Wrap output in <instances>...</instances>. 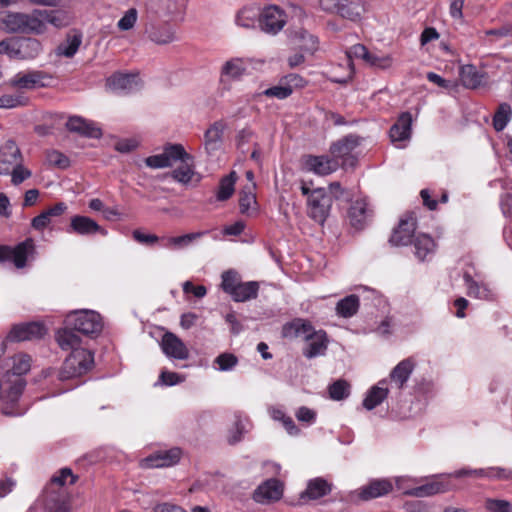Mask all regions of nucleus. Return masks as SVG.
<instances>
[{"instance_id":"nucleus-16","label":"nucleus","mask_w":512,"mask_h":512,"mask_svg":"<svg viewBox=\"0 0 512 512\" xmlns=\"http://www.w3.org/2000/svg\"><path fill=\"white\" fill-rule=\"evenodd\" d=\"M46 334V328L39 322H29L15 325L8 338L12 341H30L40 339Z\"/></svg>"},{"instance_id":"nucleus-64","label":"nucleus","mask_w":512,"mask_h":512,"mask_svg":"<svg viewBox=\"0 0 512 512\" xmlns=\"http://www.w3.org/2000/svg\"><path fill=\"white\" fill-rule=\"evenodd\" d=\"M365 62L370 66L385 69L391 66L392 58L388 55L377 56L369 52V57L366 58Z\"/></svg>"},{"instance_id":"nucleus-15","label":"nucleus","mask_w":512,"mask_h":512,"mask_svg":"<svg viewBox=\"0 0 512 512\" xmlns=\"http://www.w3.org/2000/svg\"><path fill=\"white\" fill-rule=\"evenodd\" d=\"M305 341L307 345L303 349V355L307 359H313L326 353L329 341L327 333L324 330H315L314 327H312Z\"/></svg>"},{"instance_id":"nucleus-27","label":"nucleus","mask_w":512,"mask_h":512,"mask_svg":"<svg viewBox=\"0 0 512 512\" xmlns=\"http://www.w3.org/2000/svg\"><path fill=\"white\" fill-rule=\"evenodd\" d=\"M146 32L148 38L157 45H167L176 40L175 29L169 23L152 24Z\"/></svg>"},{"instance_id":"nucleus-63","label":"nucleus","mask_w":512,"mask_h":512,"mask_svg":"<svg viewBox=\"0 0 512 512\" xmlns=\"http://www.w3.org/2000/svg\"><path fill=\"white\" fill-rule=\"evenodd\" d=\"M316 412L306 406L299 407L295 412L298 421L311 425L316 421Z\"/></svg>"},{"instance_id":"nucleus-20","label":"nucleus","mask_w":512,"mask_h":512,"mask_svg":"<svg viewBox=\"0 0 512 512\" xmlns=\"http://www.w3.org/2000/svg\"><path fill=\"white\" fill-rule=\"evenodd\" d=\"M22 162V156L16 143L7 141L0 149V174L7 175L12 167Z\"/></svg>"},{"instance_id":"nucleus-13","label":"nucleus","mask_w":512,"mask_h":512,"mask_svg":"<svg viewBox=\"0 0 512 512\" xmlns=\"http://www.w3.org/2000/svg\"><path fill=\"white\" fill-rule=\"evenodd\" d=\"M393 490V483L389 479H375L370 481L367 485L351 492L350 496L353 500L358 498L363 501H368L374 498L387 495Z\"/></svg>"},{"instance_id":"nucleus-39","label":"nucleus","mask_w":512,"mask_h":512,"mask_svg":"<svg viewBox=\"0 0 512 512\" xmlns=\"http://www.w3.org/2000/svg\"><path fill=\"white\" fill-rule=\"evenodd\" d=\"M260 10L258 7H244L236 15V24L243 28H255L259 23Z\"/></svg>"},{"instance_id":"nucleus-40","label":"nucleus","mask_w":512,"mask_h":512,"mask_svg":"<svg viewBox=\"0 0 512 512\" xmlns=\"http://www.w3.org/2000/svg\"><path fill=\"white\" fill-rule=\"evenodd\" d=\"M463 279L467 288V294L470 297L485 300L492 298V293L490 289L485 284L473 280L470 274L465 273L463 275Z\"/></svg>"},{"instance_id":"nucleus-24","label":"nucleus","mask_w":512,"mask_h":512,"mask_svg":"<svg viewBox=\"0 0 512 512\" xmlns=\"http://www.w3.org/2000/svg\"><path fill=\"white\" fill-rule=\"evenodd\" d=\"M331 490L332 484L322 477H316L308 481L306 489L300 494V500H317L328 495Z\"/></svg>"},{"instance_id":"nucleus-10","label":"nucleus","mask_w":512,"mask_h":512,"mask_svg":"<svg viewBox=\"0 0 512 512\" xmlns=\"http://www.w3.org/2000/svg\"><path fill=\"white\" fill-rule=\"evenodd\" d=\"M302 170L318 176H326L337 171L340 164L330 155H305L301 160Z\"/></svg>"},{"instance_id":"nucleus-54","label":"nucleus","mask_w":512,"mask_h":512,"mask_svg":"<svg viewBox=\"0 0 512 512\" xmlns=\"http://www.w3.org/2000/svg\"><path fill=\"white\" fill-rule=\"evenodd\" d=\"M28 102V98L22 95H1L0 96V108L12 109L16 107L25 106Z\"/></svg>"},{"instance_id":"nucleus-22","label":"nucleus","mask_w":512,"mask_h":512,"mask_svg":"<svg viewBox=\"0 0 512 512\" xmlns=\"http://www.w3.org/2000/svg\"><path fill=\"white\" fill-rule=\"evenodd\" d=\"M411 126H412V115L409 112L402 113L395 124L390 128V138L391 141L398 148H402L403 146L400 144L403 141H406L411 136Z\"/></svg>"},{"instance_id":"nucleus-1","label":"nucleus","mask_w":512,"mask_h":512,"mask_svg":"<svg viewBox=\"0 0 512 512\" xmlns=\"http://www.w3.org/2000/svg\"><path fill=\"white\" fill-rule=\"evenodd\" d=\"M56 341L63 350H71L65 359L58 378L61 381L70 380L87 373L94 364L92 352L82 346L81 338L73 331L63 328L56 333Z\"/></svg>"},{"instance_id":"nucleus-49","label":"nucleus","mask_w":512,"mask_h":512,"mask_svg":"<svg viewBox=\"0 0 512 512\" xmlns=\"http://www.w3.org/2000/svg\"><path fill=\"white\" fill-rule=\"evenodd\" d=\"M245 72L246 65L240 58H234L227 61L222 68V74L232 79L240 78Z\"/></svg>"},{"instance_id":"nucleus-18","label":"nucleus","mask_w":512,"mask_h":512,"mask_svg":"<svg viewBox=\"0 0 512 512\" xmlns=\"http://www.w3.org/2000/svg\"><path fill=\"white\" fill-rule=\"evenodd\" d=\"M67 232L75 233L81 236H90L96 233H100L102 235L107 234V231L98 225L97 222L87 216L82 215H75L71 218Z\"/></svg>"},{"instance_id":"nucleus-12","label":"nucleus","mask_w":512,"mask_h":512,"mask_svg":"<svg viewBox=\"0 0 512 512\" xmlns=\"http://www.w3.org/2000/svg\"><path fill=\"white\" fill-rule=\"evenodd\" d=\"M35 252L34 240L27 238L14 248L0 247V261L11 259L17 268H23Z\"/></svg>"},{"instance_id":"nucleus-61","label":"nucleus","mask_w":512,"mask_h":512,"mask_svg":"<svg viewBox=\"0 0 512 512\" xmlns=\"http://www.w3.org/2000/svg\"><path fill=\"white\" fill-rule=\"evenodd\" d=\"M237 362V357L230 353L220 354L215 359V363L218 364L220 371H229L233 369L236 366Z\"/></svg>"},{"instance_id":"nucleus-11","label":"nucleus","mask_w":512,"mask_h":512,"mask_svg":"<svg viewBox=\"0 0 512 512\" xmlns=\"http://www.w3.org/2000/svg\"><path fill=\"white\" fill-rule=\"evenodd\" d=\"M286 21L285 12L276 5H270L260 13L259 26L265 33L275 35L283 29Z\"/></svg>"},{"instance_id":"nucleus-44","label":"nucleus","mask_w":512,"mask_h":512,"mask_svg":"<svg viewBox=\"0 0 512 512\" xmlns=\"http://www.w3.org/2000/svg\"><path fill=\"white\" fill-rule=\"evenodd\" d=\"M472 477L508 480L512 479V470L501 467L472 469Z\"/></svg>"},{"instance_id":"nucleus-58","label":"nucleus","mask_w":512,"mask_h":512,"mask_svg":"<svg viewBox=\"0 0 512 512\" xmlns=\"http://www.w3.org/2000/svg\"><path fill=\"white\" fill-rule=\"evenodd\" d=\"M46 159L50 165L61 169H65L70 165L69 158L57 150L48 151Z\"/></svg>"},{"instance_id":"nucleus-53","label":"nucleus","mask_w":512,"mask_h":512,"mask_svg":"<svg viewBox=\"0 0 512 512\" xmlns=\"http://www.w3.org/2000/svg\"><path fill=\"white\" fill-rule=\"evenodd\" d=\"M138 19L136 8H129L117 22V28L120 31H129L134 28Z\"/></svg>"},{"instance_id":"nucleus-45","label":"nucleus","mask_w":512,"mask_h":512,"mask_svg":"<svg viewBox=\"0 0 512 512\" xmlns=\"http://www.w3.org/2000/svg\"><path fill=\"white\" fill-rule=\"evenodd\" d=\"M236 180L237 175L235 171H232L229 175L223 177L220 180L219 187L216 193L217 200L225 201L233 195Z\"/></svg>"},{"instance_id":"nucleus-17","label":"nucleus","mask_w":512,"mask_h":512,"mask_svg":"<svg viewBox=\"0 0 512 512\" xmlns=\"http://www.w3.org/2000/svg\"><path fill=\"white\" fill-rule=\"evenodd\" d=\"M163 353L169 357L178 360H185L189 357V350L183 341L171 332H166L161 340Z\"/></svg>"},{"instance_id":"nucleus-14","label":"nucleus","mask_w":512,"mask_h":512,"mask_svg":"<svg viewBox=\"0 0 512 512\" xmlns=\"http://www.w3.org/2000/svg\"><path fill=\"white\" fill-rule=\"evenodd\" d=\"M181 457L179 448H172L165 451H158L141 460L143 468H162L177 464Z\"/></svg>"},{"instance_id":"nucleus-29","label":"nucleus","mask_w":512,"mask_h":512,"mask_svg":"<svg viewBox=\"0 0 512 512\" xmlns=\"http://www.w3.org/2000/svg\"><path fill=\"white\" fill-rule=\"evenodd\" d=\"M282 494L281 483L276 479H269L256 489L254 499L257 502L265 503L280 499Z\"/></svg>"},{"instance_id":"nucleus-52","label":"nucleus","mask_w":512,"mask_h":512,"mask_svg":"<svg viewBox=\"0 0 512 512\" xmlns=\"http://www.w3.org/2000/svg\"><path fill=\"white\" fill-rule=\"evenodd\" d=\"M221 288L222 290L231 295L237 286L242 282L239 274L234 270H228L221 275Z\"/></svg>"},{"instance_id":"nucleus-2","label":"nucleus","mask_w":512,"mask_h":512,"mask_svg":"<svg viewBox=\"0 0 512 512\" xmlns=\"http://www.w3.org/2000/svg\"><path fill=\"white\" fill-rule=\"evenodd\" d=\"M312 183L301 181L300 190L307 197V214L319 224H323L328 218L332 204L333 196L325 188H311Z\"/></svg>"},{"instance_id":"nucleus-31","label":"nucleus","mask_w":512,"mask_h":512,"mask_svg":"<svg viewBox=\"0 0 512 512\" xmlns=\"http://www.w3.org/2000/svg\"><path fill=\"white\" fill-rule=\"evenodd\" d=\"M225 125L222 122L213 123L204 134V149L208 155L219 150L222 145V137Z\"/></svg>"},{"instance_id":"nucleus-26","label":"nucleus","mask_w":512,"mask_h":512,"mask_svg":"<svg viewBox=\"0 0 512 512\" xmlns=\"http://www.w3.org/2000/svg\"><path fill=\"white\" fill-rule=\"evenodd\" d=\"M171 177L182 185H188L193 181L199 183L201 175L195 170L194 157L191 155L189 160L181 161V165L171 172Z\"/></svg>"},{"instance_id":"nucleus-59","label":"nucleus","mask_w":512,"mask_h":512,"mask_svg":"<svg viewBox=\"0 0 512 512\" xmlns=\"http://www.w3.org/2000/svg\"><path fill=\"white\" fill-rule=\"evenodd\" d=\"M45 512H68V507L58 495H51L45 501Z\"/></svg>"},{"instance_id":"nucleus-37","label":"nucleus","mask_w":512,"mask_h":512,"mask_svg":"<svg viewBox=\"0 0 512 512\" xmlns=\"http://www.w3.org/2000/svg\"><path fill=\"white\" fill-rule=\"evenodd\" d=\"M206 232L189 233L177 237H162L161 246L167 249L179 250L189 246L193 241L201 238Z\"/></svg>"},{"instance_id":"nucleus-55","label":"nucleus","mask_w":512,"mask_h":512,"mask_svg":"<svg viewBox=\"0 0 512 512\" xmlns=\"http://www.w3.org/2000/svg\"><path fill=\"white\" fill-rule=\"evenodd\" d=\"M0 54L18 60V38H8L0 41Z\"/></svg>"},{"instance_id":"nucleus-60","label":"nucleus","mask_w":512,"mask_h":512,"mask_svg":"<svg viewBox=\"0 0 512 512\" xmlns=\"http://www.w3.org/2000/svg\"><path fill=\"white\" fill-rule=\"evenodd\" d=\"M9 174H11V182L14 185L21 184L24 180L30 178L32 175L31 171L22 166L21 163H18L12 167Z\"/></svg>"},{"instance_id":"nucleus-34","label":"nucleus","mask_w":512,"mask_h":512,"mask_svg":"<svg viewBox=\"0 0 512 512\" xmlns=\"http://www.w3.org/2000/svg\"><path fill=\"white\" fill-rule=\"evenodd\" d=\"M43 50L42 43L36 38H18V60H33Z\"/></svg>"},{"instance_id":"nucleus-56","label":"nucleus","mask_w":512,"mask_h":512,"mask_svg":"<svg viewBox=\"0 0 512 512\" xmlns=\"http://www.w3.org/2000/svg\"><path fill=\"white\" fill-rule=\"evenodd\" d=\"M396 488L402 491L403 494L408 495V491L413 490L417 484L422 482V478H414L410 476H399L394 479Z\"/></svg>"},{"instance_id":"nucleus-46","label":"nucleus","mask_w":512,"mask_h":512,"mask_svg":"<svg viewBox=\"0 0 512 512\" xmlns=\"http://www.w3.org/2000/svg\"><path fill=\"white\" fill-rule=\"evenodd\" d=\"M295 41L301 50L309 53H313L318 48V39L316 36L310 34L306 30H299L295 32Z\"/></svg>"},{"instance_id":"nucleus-35","label":"nucleus","mask_w":512,"mask_h":512,"mask_svg":"<svg viewBox=\"0 0 512 512\" xmlns=\"http://www.w3.org/2000/svg\"><path fill=\"white\" fill-rule=\"evenodd\" d=\"M460 80L464 87L476 89L483 85L485 74L474 65H464L460 69Z\"/></svg>"},{"instance_id":"nucleus-25","label":"nucleus","mask_w":512,"mask_h":512,"mask_svg":"<svg viewBox=\"0 0 512 512\" xmlns=\"http://www.w3.org/2000/svg\"><path fill=\"white\" fill-rule=\"evenodd\" d=\"M415 232V220L412 217L401 219L398 227L393 231L390 242L395 246H406L412 243Z\"/></svg>"},{"instance_id":"nucleus-33","label":"nucleus","mask_w":512,"mask_h":512,"mask_svg":"<svg viewBox=\"0 0 512 512\" xmlns=\"http://www.w3.org/2000/svg\"><path fill=\"white\" fill-rule=\"evenodd\" d=\"M415 251V257L419 261L429 259L435 252L436 244L428 234H417L412 241Z\"/></svg>"},{"instance_id":"nucleus-57","label":"nucleus","mask_w":512,"mask_h":512,"mask_svg":"<svg viewBox=\"0 0 512 512\" xmlns=\"http://www.w3.org/2000/svg\"><path fill=\"white\" fill-rule=\"evenodd\" d=\"M484 506L487 512H512V506L507 500L487 498Z\"/></svg>"},{"instance_id":"nucleus-32","label":"nucleus","mask_w":512,"mask_h":512,"mask_svg":"<svg viewBox=\"0 0 512 512\" xmlns=\"http://www.w3.org/2000/svg\"><path fill=\"white\" fill-rule=\"evenodd\" d=\"M312 327L313 325L310 321L302 318H296L283 325L282 335L289 339L302 337L305 340L311 332Z\"/></svg>"},{"instance_id":"nucleus-41","label":"nucleus","mask_w":512,"mask_h":512,"mask_svg":"<svg viewBox=\"0 0 512 512\" xmlns=\"http://www.w3.org/2000/svg\"><path fill=\"white\" fill-rule=\"evenodd\" d=\"M363 12L364 6L361 0H344L337 14L342 18L357 21L361 18Z\"/></svg>"},{"instance_id":"nucleus-5","label":"nucleus","mask_w":512,"mask_h":512,"mask_svg":"<svg viewBox=\"0 0 512 512\" xmlns=\"http://www.w3.org/2000/svg\"><path fill=\"white\" fill-rule=\"evenodd\" d=\"M13 365L11 375L8 373V382L10 383L7 391V399L10 402H16L22 394L26 385L22 375L29 372L31 368V357L27 354H17L12 358Z\"/></svg>"},{"instance_id":"nucleus-43","label":"nucleus","mask_w":512,"mask_h":512,"mask_svg":"<svg viewBox=\"0 0 512 512\" xmlns=\"http://www.w3.org/2000/svg\"><path fill=\"white\" fill-rule=\"evenodd\" d=\"M359 309V298L352 294L341 299L336 305L337 315L343 318L354 316Z\"/></svg>"},{"instance_id":"nucleus-7","label":"nucleus","mask_w":512,"mask_h":512,"mask_svg":"<svg viewBox=\"0 0 512 512\" xmlns=\"http://www.w3.org/2000/svg\"><path fill=\"white\" fill-rule=\"evenodd\" d=\"M51 78L49 74L40 70L20 71L7 81V85L17 90H32L46 87L45 81Z\"/></svg>"},{"instance_id":"nucleus-19","label":"nucleus","mask_w":512,"mask_h":512,"mask_svg":"<svg viewBox=\"0 0 512 512\" xmlns=\"http://www.w3.org/2000/svg\"><path fill=\"white\" fill-rule=\"evenodd\" d=\"M108 87L117 93H130L142 86L141 80L134 74H114L107 80Z\"/></svg>"},{"instance_id":"nucleus-3","label":"nucleus","mask_w":512,"mask_h":512,"mask_svg":"<svg viewBox=\"0 0 512 512\" xmlns=\"http://www.w3.org/2000/svg\"><path fill=\"white\" fill-rule=\"evenodd\" d=\"M25 34L42 35L48 30V24L55 28L67 25L58 11L46 9H33L29 13L24 12Z\"/></svg>"},{"instance_id":"nucleus-47","label":"nucleus","mask_w":512,"mask_h":512,"mask_svg":"<svg viewBox=\"0 0 512 512\" xmlns=\"http://www.w3.org/2000/svg\"><path fill=\"white\" fill-rule=\"evenodd\" d=\"M81 43L82 38L80 35H73L68 37L64 43H61L57 47L56 54L58 56H65L67 58L73 57L78 51Z\"/></svg>"},{"instance_id":"nucleus-21","label":"nucleus","mask_w":512,"mask_h":512,"mask_svg":"<svg viewBox=\"0 0 512 512\" xmlns=\"http://www.w3.org/2000/svg\"><path fill=\"white\" fill-rule=\"evenodd\" d=\"M303 79L297 74H289L281 79L280 84L276 86H272L267 88L262 92L263 95L267 97H274L277 99H286L288 98L292 92V84L294 86H301Z\"/></svg>"},{"instance_id":"nucleus-42","label":"nucleus","mask_w":512,"mask_h":512,"mask_svg":"<svg viewBox=\"0 0 512 512\" xmlns=\"http://www.w3.org/2000/svg\"><path fill=\"white\" fill-rule=\"evenodd\" d=\"M24 19V12H8L2 23L9 33L25 34Z\"/></svg>"},{"instance_id":"nucleus-50","label":"nucleus","mask_w":512,"mask_h":512,"mask_svg":"<svg viewBox=\"0 0 512 512\" xmlns=\"http://www.w3.org/2000/svg\"><path fill=\"white\" fill-rule=\"evenodd\" d=\"M490 42L512 40V23H505L502 26L484 32Z\"/></svg>"},{"instance_id":"nucleus-23","label":"nucleus","mask_w":512,"mask_h":512,"mask_svg":"<svg viewBox=\"0 0 512 512\" xmlns=\"http://www.w3.org/2000/svg\"><path fill=\"white\" fill-rule=\"evenodd\" d=\"M348 217L352 227L356 230L363 229L371 217L367 201L365 199L355 200L350 206Z\"/></svg>"},{"instance_id":"nucleus-9","label":"nucleus","mask_w":512,"mask_h":512,"mask_svg":"<svg viewBox=\"0 0 512 512\" xmlns=\"http://www.w3.org/2000/svg\"><path fill=\"white\" fill-rule=\"evenodd\" d=\"M358 145L359 138L357 136L349 135L331 145L330 156L337 159V162L342 167H353L357 162L356 157L353 155V151Z\"/></svg>"},{"instance_id":"nucleus-36","label":"nucleus","mask_w":512,"mask_h":512,"mask_svg":"<svg viewBox=\"0 0 512 512\" xmlns=\"http://www.w3.org/2000/svg\"><path fill=\"white\" fill-rule=\"evenodd\" d=\"M388 395L386 380H381L377 385L371 387L363 400V406L367 410H372L380 405Z\"/></svg>"},{"instance_id":"nucleus-48","label":"nucleus","mask_w":512,"mask_h":512,"mask_svg":"<svg viewBox=\"0 0 512 512\" xmlns=\"http://www.w3.org/2000/svg\"><path fill=\"white\" fill-rule=\"evenodd\" d=\"M512 116V108L507 103H502L499 105L494 117H493V126L496 131H502L507 126Z\"/></svg>"},{"instance_id":"nucleus-28","label":"nucleus","mask_w":512,"mask_h":512,"mask_svg":"<svg viewBox=\"0 0 512 512\" xmlns=\"http://www.w3.org/2000/svg\"><path fill=\"white\" fill-rule=\"evenodd\" d=\"M66 127L69 131L82 136L99 138L102 135L101 129L94 122L88 121L80 116H72L68 119Z\"/></svg>"},{"instance_id":"nucleus-62","label":"nucleus","mask_w":512,"mask_h":512,"mask_svg":"<svg viewBox=\"0 0 512 512\" xmlns=\"http://www.w3.org/2000/svg\"><path fill=\"white\" fill-rule=\"evenodd\" d=\"M184 380H185L184 376H182L176 372H170V371H166V370L161 371L160 376H159V382L162 385H166V386H174V385L182 383Z\"/></svg>"},{"instance_id":"nucleus-51","label":"nucleus","mask_w":512,"mask_h":512,"mask_svg":"<svg viewBox=\"0 0 512 512\" xmlns=\"http://www.w3.org/2000/svg\"><path fill=\"white\" fill-rule=\"evenodd\" d=\"M330 398L335 401H340L347 398L350 394V385L345 380H337L332 383L329 388Z\"/></svg>"},{"instance_id":"nucleus-30","label":"nucleus","mask_w":512,"mask_h":512,"mask_svg":"<svg viewBox=\"0 0 512 512\" xmlns=\"http://www.w3.org/2000/svg\"><path fill=\"white\" fill-rule=\"evenodd\" d=\"M415 366L416 363L412 358L403 359L390 372L389 377L391 382L399 389H402L409 380Z\"/></svg>"},{"instance_id":"nucleus-8","label":"nucleus","mask_w":512,"mask_h":512,"mask_svg":"<svg viewBox=\"0 0 512 512\" xmlns=\"http://www.w3.org/2000/svg\"><path fill=\"white\" fill-rule=\"evenodd\" d=\"M424 481V479H422ZM453 489L452 484L446 479L445 474L434 475L425 478V483L417 484L413 490L408 491V496L425 498L444 493Z\"/></svg>"},{"instance_id":"nucleus-4","label":"nucleus","mask_w":512,"mask_h":512,"mask_svg":"<svg viewBox=\"0 0 512 512\" xmlns=\"http://www.w3.org/2000/svg\"><path fill=\"white\" fill-rule=\"evenodd\" d=\"M65 323L67 329L85 335L99 334L103 328L100 314L93 310L73 311L66 316Z\"/></svg>"},{"instance_id":"nucleus-6","label":"nucleus","mask_w":512,"mask_h":512,"mask_svg":"<svg viewBox=\"0 0 512 512\" xmlns=\"http://www.w3.org/2000/svg\"><path fill=\"white\" fill-rule=\"evenodd\" d=\"M190 158L191 154L186 152L182 144L168 143L163 147L162 153L147 157L145 164L152 169H162L172 167L174 163L187 161Z\"/></svg>"},{"instance_id":"nucleus-38","label":"nucleus","mask_w":512,"mask_h":512,"mask_svg":"<svg viewBox=\"0 0 512 512\" xmlns=\"http://www.w3.org/2000/svg\"><path fill=\"white\" fill-rule=\"evenodd\" d=\"M258 291L259 285L257 282H241L230 296L235 302H246L255 299Z\"/></svg>"}]
</instances>
